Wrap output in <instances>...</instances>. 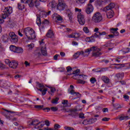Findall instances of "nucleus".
I'll return each instance as SVG.
<instances>
[{"label":"nucleus","instance_id":"nucleus-1","mask_svg":"<svg viewBox=\"0 0 130 130\" xmlns=\"http://www.w3.org/2000/svg\"><path fill=\"white\" fill-rule=\"evenodd\" d=\"M114 8H115V4L111 3L104 9V10L106 12L107 17L108 19H111L114 16V12L112 10Z\"/></svg>","mask_w":130,"mask_h":130},{"label":"nucleus","instance_id":"nucleus-2","mask_svg":"<svg viewBox=\"0 0 130 130\" xmlns=\"http://www.w3.org/2000/svg\"><path fill=\"white\" fill-rule=\"evenodd\" d=\"M23 34L30 40H33V39H35V38H36L35 31L33 29L30 27L25 28L23 29Z\"/></svg>","mask_w":130,"mask_h":130},{"label":"nucleus","instance_id":"nucleus-3","mask_svg":"<svg viewBox=\"0 0 130 130\" xmlns=\"http://www.w3.org/2000/svg\"><path fill=\"white\" fill-rule=\"evenodd\" d=\"M36 23L37 25L40 26V31H43V30H44V28H45V26L49 24V21H48V20H47V19H45L41 23V18H40L39 15L38 14L37 15Z\"/></svg>","mask_w":130,"mask_h":130},{"label":"nucleus","instance_id":"nucleus-4","mask_svg":"<svg viewBox=\"0 0 130 130\" xmlns=\"http://www.w3.org/2000/svg\"><path fill=\"white\" fill-rule=\"evenodd\" d=\"M3 12L2 16H1V19L5 20V19H7L13 13V8L12 7H5Z\"/></svg>","mask_w":130,"mask_h":130},{"label":"nucleus","instance_id":"nucleus-5","mask_svg":"<svg viewBox=\"0 0 130 130\" xmlns=\"http://www.w3.org/2000/svg\"><path fill=\"white\" fill-rule=\"evenodd\" d=\"M68 5L66 3L64 0H58L56 9L58 11H64L68 9Z\"/></svg>","mask_w":130,"mask_h":130},{"label":"nucleus","instance_id":"nucleus-6","mask_svg":"<svg viewBox=\"0 0 130 130\" xmlns=\"http://www.w3.org/2000/svg\"><path fill=\"white\" fill-rule=\"evenodd\" d=\"M8 39H9L11 43H17L18 41H19L18 36L13 31L9 32Z\"/></svg>","mask_w":130,"mask_h":130},{"label":"nucleus","instance_id":"nucleus-7","mask_svg":"<svg viewBox=\"0 0 130 130\" xmlns=\"http://www.w3.org/2000/svg\"><path fill=\"white\" fill-rule=\"evenodd\" d=\"M102 20H103V17L100 12H96L92 16V21L94 23H100Z\"/></svg>","mask_w":130,"mask_h":130},{"label":"nucleus","instance_id":"nucleus-8","mask_svg":"<svg viewBox=\"0 0 130 130\" xmlns=\"http://www.w3.org/2000/svg\"><path fill=\"white\" fill-rule=\"evenodd\" d=\"M94 2H95V0H89V3L87 4L85 9V13L86 14L89 15L94 11V7H93V5H92V3H94Z\"/></svg>","mask_w":130,"mask_h":130},{"label":"nucleus","instance_id":"nucleus-9","mask_svg":"<svg viewBox=\"0 0 130 130\" xmlns=\"http://www.w3.org/2000/svg\"><path fill=\"white\" fill-rule=\"evenodd\" d=\"M36 84L37 86L39 88H37L38 90L42 92V95L43 96H44V95L46 94V92H47V88H45V86H44V85H43V84H41L38 82H37Z\"/></svg>","mask_w":130,"mask_h":130},{"label":"nucleus","instance_id":"nucleus-10","mask_svg":"<svg viewBox=\"0 0 130 130\" xmlns=\"http://www.w3.org/2000/svg\"><path fill=\"white\" fill-rule=\"evenodd\" d=\"M75 87H74V85H70V88L68 89V92L71 94V95H73L74 96H78L79 97L81 96V94L78 92H75Z\"/></svg>","mask_w":130,"mask_h":130},{"label":"nucleus","instance_id":"nucleus-11","mask_svg":"<svg viewBox=\"0 0 130 130\" xmlns=\"http://www.w3.org/2000/svg\"><path fill=\"white\" fill-rule=\"evenodd\" d=\"M91 51H92L93 53V52H96V51H101V49L98 48V47L96 46H93L85 50V53H87L88 54H90V52H91Z\"/></svg>","mask_w":130,"mask_h":130},{"label":"nucleus","instance_id":"nucleus-12","mask_svg":"<svg viewBox=\"0 0 130 130\" xmlns=\"http://www.w3.org/2000/svg\"><path fill=\"white\" fill-rule=\"evenodd\" d=\"M77 18L78 21L80 25H85L86 20H85V17H84V15L79 13L77 16Z\"/></svg>","mask_w":130,"mask_h":130},{"label":"nucleus","instance_id":"nucleus-13","mask_svg":"<svg viewBox=\"0 0 130 130\" xmlns=\"http://www.w3.org/2000/svg\"><path fill=\"white\" fill-rule=\"evenodd\" d=\"M43 121H40L39 120L34 119H32L30 123L29 124V125H34L35 128H36L40 124V123H43Z\"/></svg>","mask_w":130,"mask_h":130},{"label":"nucleus","instance_id":"nucleus-14","mask_svg":"<svg viewBox=\"0 0 130 130\" xmlns=\"http://www.w3.org/2000/svg\"><path fill=\"white\" fill-rule=\"evenodd\" d=\"M18 66H19V62L16 60H12L11 62L9 64V68L11 69H17L18 68Z\"/></svg>","mask_w":130,"mask_h":130},{"label":"nucleus","instance_id":"nucleus-15","mask_svg":"<svg viewBox=\"0 0 130 130\" xmlns=\"http://www.w3.org/2000/svg\"><path fill=\"white\" fill-rule=\"evenodd\" d=\"M51 13V11H49L48 12H46V11H42L41 12V13L39 14H38L39 15V17L40 18V19H41V18H46V17H47V16H49V15H50V13Z\"/></svg>","mask_w":130,"mask_h":130},{"label":"nucleus","instance_id":"nucleus-16","mask_svg":"<svg viewBox=\"0 0 130 130\" xmlns=\"http://www.w3.org/2000/svg\"><path fill=\"white\" fill-rule=\"evenodd\" d=\"M22 4H27L29 8H33V0H20Z\"/></svg>","mask_w":130,"mask_h":130},{"label":"nucleus","instance_id":"nucleus-17","mask_svg":"<svg viewBox=\"0 0 130 130\" xmlns=\"http://www.w3.org/2000/svg\"><path fill=\"white\" fill-rule=\"evenodd\" d=\"M48 7H49V8H51V9H55V8L56 9L57 3L56 2L53 1L48 4Z\"/></svg>","mask_w":130,"mask_h":130},{"label":"nucleus","instance_id":"nucleus-18","mask_svg":"<svg viewBox=\"0 0 130 130\" xmlns=\"http://www.w3.org/2000/svg\"><path fill=\"white\" fill-rule=\"evenodd\" d=\"M102 35H106V32L103 31L102 32H96L94 34V37L95 38H99V39H101V37L100 36H102Z\"/></svg>","mask_w":130,"mask_h":130},{"label":"nucleus","instance_id":"nucleus-19","mask_svg":"<svg viewBox=\"0 0 130 130\" xmlns=\"http://www.w3.org/2000/svg\"><path fill=\"white\" fill-rule=\"evenodd\" d=\"M117 30H118V28H112L110 29V32L113 34L114 36H118V35H119V32L117 31Z\"/></svg>","mask_w":130,"mask_h":130},{"label":"nucleus","instance_id":"nucleus-20","mask_svg":"<svg viewBox=\"0 0 130 130\" xmlns=\"http://www.w3.org/2000/svg\"><path fill=\"white\" fill-rule=\"evenodd\" d=\"M46 36L48 38H53L54 37V34H53V31L51 29H49L46 34Z\"/></svg>","mask_w":130,"mask_h":130},{"label":"nucleus","instance_id":"nucleus-21","mask_svg":"<svg viewBox=\"0 0 130 130\" xmlns=\"http://www.w3.org/2000/svg\"><path fill=\"white\" fill-rule=\"evenodd\" d=\"M80 69H77L76 71H74L72 74H68V75H75L73 76V78L75 79V78H77V77H78V76H79V75H80Z\"/></svg>","mask_w":130,"mask_h":130},{"label":"nucleus","instance_id":"nucleus-22","mask_svg":"<svg viewBox=\"0 0 130 130\" xmlns=\"http://www.w3.org/2000/svg\"><path fill=\"white\" fill-rule=\"evenodd\" d=\"M102 80L105 84H108L110 82V79L106 76H102Z\"/></svg>","mask_w":130,"mask_h":130},{"label":"nucleus","instance_id":"nucleus-23","mask_svg":"<svg viewBox=\"0 0 130 130\" xmlns=\"http://www.w3.org/2000/svg\"><path fill=\"white\" fill-rule=\"evenodd\" d=\"M81 54L84 55V54H85V52H84L83 51H81V52H77L73 55V56L74 58H78V57H79Z\"/></svg>","mask_w":130,"mask_h":130},{"label":"nucleus","instance_id":"nucleus-24","mask_svg":"<svg viewBox=\"0 0 130 130\" xmlns=\"http://www.w3.org/2000/svg\"><path fill=\"white\" fill-rule=\"evenodd\" d=\"M41 50L43 55H44L45 56H46V55H47V51L46 50V47H42Z\"/></svg>","mask_w":130,"mask_h":130},{"label":"nucleus","instance_id":"nucleus-25","mask_svg":"<svg viewBox=\"0 0 130 130\" xmlns=\"http://www.w3.org/2000/svg\"><path fill=\"white\" fill-rule=\"evenodd\" d=\"M67 14L68 15V17H69V20L70 21H72V20H73V13H72V12H71V10H70V9L67 10Z\"/></svg>","mask_w":130,"mask_h":130},{"label":"nucleus","instance_id":"nucleus-26","mask_svg":"<svg viewBox=\"0 0 130 130\" xmlns=\"http://www.w3.org/2000/svg\"><path fill=\"white\" fill-rule=\"evenodd\" d=\"M95 37H94V35L93 37H91L90 38H86L85 39V41L86 42H94L95 41V39H94Z\"/></svg>","mask_w":130,"mask_h":130},{"label":"nucleus","instance_id":"nucleus-27","mask_svg":"<svg viewBox=\"0 0 130 130\" xmlns=\"http://www.w3.org/2000/svg\"><path fill=\"white\" fill-rule=\"evenodd\" d=\"M100 51H98L92 53V56H95V57L101 56V55H102V53L100 52Z\"/></svg>","mask_w":130,"mask_h":130},{"label":"nucleus","instance_id":"nucleus-28","mask_svg":"<svg viewBox=\"0 0 130 130\" xmlns=\"http://www.w3.org/2000/svg\"><path fill=\"white\" fill-rule=\"evenodd\" d=\"M17 8L18 10L20 11H22V10H24L25 9V6L20 3H18L17 4Z\"/></svg>","mask_w":130,"mask_h":130},{"label":"nucleus","instance_id":"nucleus-29","mask_svg":"<svg viewBox=\"0 0 130 130\" xmlns=\"http://www.w3.org/2000/svg\"><path fill=\"white\" fill-rule=\"evenodd\" d=\"M115 77L118 79H122V78H123V77H124V74L123 73H119L116 74Z\"/></svg>","mask_w":130,"mask_h":130},{"label":"nucleus","instance_id":"nucleus-30","mask_svg":"<svg viewBox=\"0 0 130 130\" xmlns=\"http://www.w3.org/2000/svg\"><path fill=\"white\" fill-rule=\"evenodd\" d=\"M23 48H22L20 47H16V50L15 51V52L16 53H23Z\"/></svg>","mask_w":130,"mask_h":130},{"label":"nucleus","instance_id":"nucleus-31","mask_svg":"<svg viewBox=\"0 0 130 130\" xmlns=\"http://www.w3.org/2000/svg\"><path fill=\"white\" fill-rule=\"evenodd\" d=\"M119 120H127L128 119V116H119L118 117Z\"/></svg>","mask_w":130,"mask_h":130},{"label":"nucleus","instance_id":"nucleus-32","mask_svg":"<svg viewBox=\"0 0 130 130\" xmlns=\"http://www.w3.org/2000/svg\"><path fill=\"white\" fill-rule=\"evenodd\" d=\"M88 124H92V123H94L95 122L97 121V118H90L88 119Z\"/></svg>","mask_w":130,"mask_h":130},{"label":"nucleus","instance_id":"nucleus-33","mask_svg":"<svg viewBox=\"0 0 130 130\" xmlns=\"http://www.w3.org/2000/svg\"><path fill=\"white\" fill-rule=\"evenodd\" d=\"M85 77H86V75L79 74L78 76L76 77H75L74 79H75L76 80H80V79L82 78L83 79V80H85Z\"/></svg>","mask_w":130,"mask_h":130},{"label":"nucleus","instance_id":"nucleus-34","mask_svg":"<svg viewBox=\"0 0 130 130\" xmlns=\"http://www.w3.org/2000/svg\"><path fill=\"white\" fill-rule=\"evenodd\" d=\"M10 49L11 51H13V52H16L17 47H16L15 45H11L10 46Z\"/></svg>","mask_w":130,"mask_h":130},{"label":"nucleus","instance_id":"nucleus-35","mask_svg":"<svg viewBox=\"0 0 130 130\" xmlns=\"http://www.w3.org/2000/svg\"><path fill=\"white\" fill-rule=\"evenodd\" d=\"M32 3L33 4V7H36V8H37L40 4L39 3V2L37 1V0H32Z\"/></svg>","mask_w":130,"mask_h":130},{"label":"nucleus","instance_id":"nucleus-36","mask_svg":"<svg viewBox=\"0 0 130 130\" xmlns=\"http://www.w3.org/2000/svg\"><path fill=\"white\" fill-rule=\"evenodd\" d=\"M59 100V98H56L55 99H54L52 100L51 103L52 104H57L58 103V101Z\"/></svg>","mask_w":130,"mask_h":130},{"label":"nucleus","instance_id":"nucleus-37","mask_svg":"<svg viewBox=\"0 0 130 130\" xmlns=\"http://www.w3.org/2000/svg\"><path fill=\"white\" fill-rule=\"evenodd\" d=\"M43 107H44V105H35V108H37V109H43Z\"/></svg>","mask_w":130,"mask_h":130},{"label":"nucleus","instance_id":"nucleus-38","mask_svg":"<svg viewBox=\"0 0 130 130\" xmlns=\"http://www.w3.org/2000/svg\"><path fill=\"white\" fill-rule=\"evenodd\" d=\"M87 0H76V2L78 5H80L81 4H84L85 2H86Z\"/></svg>","mask_w":130,"mask_h":130},{"label":"nucleus","instance_id":"nucleus-39","mask_svg":"<svg viewBox=\"0 0 130 130\" xmlns=\"http://www.w3.org/2000/svg\"><path fill=\"white\" fill-rule=\"evenodd\" d=\"M90 83H91V84H95V82H97L96 78H95L94 77H92L90 79Z\"/></svg>","mask_w":130,"mask_h":130},{"label":"nucleus","instance_id":"nucleus-40","mask_svg":"<svg viewBox=\"0 0 130 130\" xmlns=\"http://www.w3.org/2000/svg\"><path fill=\"white\" fill-rule=\"evenodd\" d=\"M66 70L67 71V73H71V72L73 71V68H72L71 66H68L67 67Z\"/></svg>","mask_w":130,"mask_h":130},{"label":"nucleus","instance_id":"nucleus-41","mask_svg":"<svg viewBox=\"0 0 130 130\" xmlns=\"http://www.w3.org/2000/svg\"><path fill=\"white\" fill-rule=\"evenodd\" d=\"M51 110L54 112H55V111H57V110H58V108H57L56 107H51Z\"/></svg>","mask_w":130,"mask_h":130},{"label":"nucleus","instance_id":"nucleus-42","mask_svg":"<svg viewBox=\"0 0 130 130\" xmlns=\"http://www.w3.org/2000/svg\"><path fill=\"white\" fill-rule=\"evenodd\" d=\"M60 127V125L58 124H55L54 126V130L58 129Z\"/></svg>","mask_w":130,"mask_h":130},{"label":"nucleus","instance_id":"nucleus-43","mask_svg":"<svg viewBox=\"0 0 130 130\" xmlns=\"http://www.w3.org/2000/svg\"><path fill=\"white\" fill-rule=\"evenodd\" d=\"M72 116H73L74 117H76V116H78L79 115V113L76 112H72L71 113Z\"/></svg>","mask_w":130,"mask_h":130},{"label":"nucleus","instance_id":"nucleus-44","mask_svg":"<svg viewBox=\"0 0 130 130\" xmlns=\"http://www.w3.org/2000/svg\"><path fill=\"white\" fill-rule=\"evenodd\" d=\"M77 83L78 84H85V83H86V81L82 80L81 79H78L77 81Z\"/></svg>","mask_w":130,"mask_h":130},{"label":"nucleus","instance_id":"nucleus-45","mask_svg":"<svg viewBox=\"0 0 130 130\" xmlns=\"http://www.w3.org/2000/svg\"><path fill=\"white\" fill-rule=\"evenodd\" d=\"M11 62L12 61L10 60L9 59H7L5 61V63L6 64H9V66H10V63H11Z\"/></svg>","mask_w":130,"mask_h":130},{"label":"nucleus","instance_id":"nucleus-46","mask_svg":"<svg viewBox=\"0 0 130 130\" xmlns=\"http://www.w3.org/2000/svg\"><path fill=\"white\" fill-rule=\"evenodd\" d=\"M84 32H85V33H89V29H88V27H84L83 29Z\"/></svg>","mask_w":130,"mask_h":130},{"label":"nucleus","instance_id":"nucleus-47","mask_svg":"<svg viewBox=\"0 0 130 130\" xmlns=\"http://www.w3.org/2000/svg\"><path fill=\"white\" fill-rule=\"evenodd\" d=\"M64 129L66 130H75V129L73 127L70 126H65Z\"/></svg>","mask_w":130,"mask_h":130},{"label":"nucleus","instance_id":"nucleus-48","mask_svg":"<svg viewBox=\"0 0 130 130\" xmlns=\"http://www.w3.org/2000/svg\"><path fill=\"white\" fill-rule=\"evenodd\" d=\"M56 19L57 21H62V17L59 15L56 16Z\"/></svg>","mask_w":130,"mask_h":130},{"label":"nucleus","instance_id":"nucleus-49","mask_svg":"<svg viewBox=\"0 0 130 130\" xmlns=\"http://www.w3.org/2000/svg\"><path fill=\"white\" fill-rule=\"evenodd\" d=\"M83 124H84V125H87V124H89V122L88 119L84 120L83 122H82Z\"/></svg>","mask_w":130,"mask_h":130},{"label":"nucleus","instance_id":"nucleus-50","mask_svg":"<svg viewBox=\"0 0 130 130\" xmlns=\"http://www.w3.org/2000/svg\"><path fill=\"white\" fill-rule=\"evenodd\" d=\"M40 125H38V127H36L37 129L42 128V127H44V125H45V124H42V123H40Z\"/></svg>","mask_w":130,"mask_h":130},{"label":"nucleus","instance_id":"nucleus-51","mask_svg":"<svg viewBox=\"0 0 130 130\" xmlns=\"http://www.w3.org/2000/svg\"><path fill=\"white\" fill-rule=\"evenodd\" d=\"M109 119H110V118L105 117L103 119H102V121H109Z\"/></svg>","mask_w":130,"mask_h":130},{"label":"nucleus","instance_id":"nucleus-52","mask_svg":"<svg viewBox=\"0 0 130 130\" xmlns=\"http://www.w3.org/2000/svg\"><path fill=\"white\" fill-rule=\"evenodd\" d=\"M45 124L46 125H47V126H49V125H50V123L49 122V121H48V120H46L45 121Z\"/></svg>","mask_w":130,"mask_h":130},{"label":"nucleus","instance_id":"nucleus-53","mask_svg":"<svg viewBox=\"0 0 130 130\" xmlns=\"http://www.w3.org/2000/svg\"><path fill=\"white\" fill-rule=\"evenodd\" d=\"M74 36H75V38H79V37L81 36V35L80 34V33H75Z\"/></svg>","mask_w":130,"mask_h":130},{"label":"nucleus","instance_id":"nucleus-54","mask_svg":"<svg viewBox=\"0 0 130 130\" xmlns=\"http://www.w3.org/2000/svg\"><path fill=\"white\" fill-rule=\"evenodd\" d=\"M5 84L3 81H0V87L1 88H3V87H5Z\"/></svg>","mask_w":130,"mask_h":130},{"label":"nucleus","instance_id":"nucleus-55","mask_svg":"<svg viewBox=\"0 0 130 130\" xmlns=\"http://www.w3.org/2000/svg\"><path fill=\"white\" fill-rule=\"evenodd\" d=\"M2 113L3 115H4V116H5V117H6V118H8V113L6 112H2Z\"/></svg>","mask_w":130,"mask_h":130},{"label":"nucleus","instance_id":"nucleus-56","mask_svg":"<svg viewBox=\"0 0 130 130\" xmlns=\"http://www.w3.org/2000/svg\"><path fill=\"white\" fill-rule=\"evenodd\" d=\"M43 110H44V111H46L47 110V112H49V111H50V108H43Z\"/></svg>","mask_w":130,"mask_h":130},{"label":"nucleus","instance_id":"nucleus-57","mask_svg":"<svg viewBox=\"0 0 130 130\" xmlns=\"http://www.w3.org/2000/svg\"><path fill=\"white\" fill-rule=\"evenodd\" d=\"M58 56H59V55L58 54L55 55L53 57V59H54V60H57V57H58Z\"/></svg>","mask_w":130,"mask_h":130},{"label":"nucleus","instance_id":"nucleus-58","mask_svg":"<svg viewBox=\"0 0 130 130\" xmlns=\"http://www.w3.org/2000/svg\"><path fill=\"white\" fill-rule=\"evenodd\" d=\"M60 55H61L62 57H64V56H66V53L63 52H60Z\"/></svg>","mask_w":130,"mask_h":130},{"label":"nucleus","instance_id":"nucleus-59","mask_svg":"<svg viewBox=\"0 0 130 130\" xmlns=\"http://www.w3.org/2000/svg\"><path fill=\"white\" fill-rule=\"evenodd\" d=\"M68 37V38H76V36L75 35H70Z\"/></svg>","mask_w":130,"mask_h":130},{"label":"nucleus","instance_id":"nucleus-60","mask_svg":"<svg viewBox=\"0 0 130 130\" xmlns=\"http://www.w3.org/2000/svg\"><path fill=\"white\" fill-rule=\"evenodd\" d=\"M55 88L51 87L50 88V91L51 93H54L55 92Z\"/></svg>","mask_w":130,"mask_h":130},{"label":"nucleus","instance_id":"nucleus-61","mask_svg":"<svg viewBox=\"0 0 130 130\" xmlns=\"http://www.w3.org/2000/svg\"><path fill=\"white\" fill-rule=\"evenodd\" d=\"M15 79H19L20 78H22V76L20 75H16L14 76Z\"/></svg>","mask_w":130,"mask_h":130},{"label":"nucleus","instance_id":"nucleus-62","mask_svg":"<svg viewBox=\"0 0 130 130\" xmlns=\"http://www.w3.org/2000/svg\"><path fill=\"white\" fill-rule=\"evenodd\" d=\"M24 64H25V67H30V63H28L27 61L24 62Z\"/></svg>","mask_w":130,"mask_h":130},{"label":"nucleus","instance_id":"nucleus-63","mask_svg":"<svg viewBox=\"0 0 130 130\" xmlns=\"http://www.w3.org/2000/svg\"><path fill=\"white\" fill-rule=\"evenodd\" d=\"M79 118H85V117L84 116V114H83V113H80V114H79Z\"/></svg>","mask_w":130,"mask_h":130},{"label":"nucleus","instance_id":"nucleus-64","mask_svg":"<svg viewBox=\"0 0 130 130\" xmlns=\"http://www.w3.org/2000/svg\"><path fill=\"white\" fill-rule=\"evenodd\" d=\"M75 12H78V13H81L82 12V10L79 9V8H75Z\"/></svg>","mask_w":130,"mask_h":130}]
</instances>
